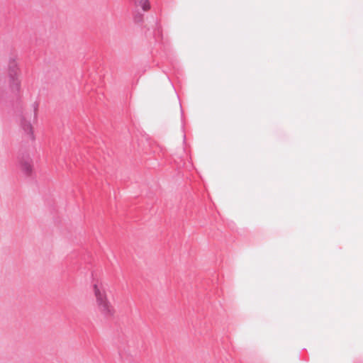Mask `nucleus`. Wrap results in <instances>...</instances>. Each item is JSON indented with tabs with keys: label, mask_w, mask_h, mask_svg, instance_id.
<instances>
[{
	"label": "nucleus",
	"mask_w": 363,
	"mask_h": 363,
	"mask_svg": "<svg viewBox=\"0 0 363 363\" xmlns=\"http://www.w3.org/2000/svg\"><path fill=\"white\" fill-rule=\"evenodd\" d=\"M108 285L99 280L93 284V291L96 297L98 310L106 318L113 315L114 308L107 299Z\"/></svg>",
	"instance_id": "obj_1"
},
{
	"label": "nucleus",
	"mask_w": 363,
	"mask_h": 363,
	"mask_svg": "<svg viewBox=\"0 0 363 363\" xmlns=\"http://www.w3.org/2000/svg\"><path fill=\"white\" fill-rule=\"evenodd\" d=\"M18 67L14 59H10L9 62V87L12 92L18 93L21 89V81L18 77Z\"/></svg>",
	"instance_id": "obj_2"
},
{
	"label": "nucleus",
	"mask_w": 363,
	"mask_h": 363,
	"mask_svg": "<svg viewBox=\"0 0 363 363\" xmlns=\"http://www.w3.org/2000/svg\"><path fill=\"white\" fill-rule=\"evenodd\" d=\"M32 160L28 155H23L19 158V164L21 170L26 174L29 175L32 172Z\"/></svg>",
	"instance_id": "obj_3"
},
{
	"label": "nucleus",
	"mask_w": 363,
	"mask_h": 363,
	"mask_svg": "<svg viewBox=\"0 0 363 363\" xmlns=\"http://www.w3.org/2000/svg\"><path fill=\"white\" fill-rule=\"evenodd\" d=\"M38 104L35 102L33 104V116H34V118H36L37 116V111H38Z\"/></svg>",
	"instance_id": "obj_6"
},
{
	"label": "nucleus",
	"mask_w": 363,
	"mask_h": 363,
	"mask_svg": "<svg viewBox=\"0 0 363 363\" xmlns=\"http://www.w3.org/2000/svg\"><path fill=\"white\" fill-rule=\"evenodd\" d=\"M21 125L24 132L30 137L33 140H34V135L33 132V128L30 121H27L26 116H23L21 119Z\"/></svg>",
	"instance_id": "obj_4"
},
{
	"label": "nucleus",
	"mask_w": 363,
	"mask_h": 363,
	"mask_svg": "<svg viewBox=\"0 0 363 363\" xmlns=\"http://www.w3.org/2000/svg\"><path fill=\"white\" fill-rule=\"evenodd\" d=\"M134 4L135 6L142 8L145 11H148L150 8L148 0H135Z\"/></svg>",
	"instance_id": "obj_5"
}]
</instances>
